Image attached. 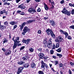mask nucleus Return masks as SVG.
I'll list each match as a JSON object with an SVG mask.
<instances>
[{
  "instance_id": "nucleus-58",
  "label": "nucleus",
  "mask_w": 74,
  "mask_h": 74,
  "mask_svg": "<svg viewBox=\"0 0 74 74\" xmlns=\"http://www.w3.org/2000/svg\"><path fill=\"white\" fill-rule=\"evenodd\" d=\"M47 58H48L46 57V56H45L43 57V59H44L46 60V59H47Z\"/></svg>"
},
{
  "instance_id": "nucleus-14",
  "label": "nucleus",
  "mask_w": 74,
  "mask_h": 74,
  "mask_svg": "<svg viewBox=\"0 0 74 74\" xmlns=\"http://www.w3.org/2000/svg\"><path fill=\"white\" fill-rule=\"evenodd\" d=\"M25 7H25V6L24 4L23 3H22V4L19 5L18 7V8H21V10H23V9H25Z\"/></svg>"
},
{
  "instance_id": "nucleus-29",
  "label": "nucleus",
  "mask_w": 74,
  "mask_h": 74,
  "mask_svg": "<svg viewBox=\"0 0 74 74\" xmlns=\"http://www.w3.org/2000/svg\"><path fill=\"white\" fill-rule=\"evenodd\" d=\"M38 73L39 74H44V73L43 71H38Z\"/></svg>"
},
{
  "instance_id": "nucleus-20",
  "label": "nucleus",
  "mask_w": 74,
  "mask_h": 74,
  "mask_svg": "<svg viewBox=\"0 0 74 74\" xmlns=\"http://www.w3.org/2000/svg\"><path fill=\"white\" fill-rule=\"evenodd\" d=\"M25 63V61H20L18 62L17 63L18 64H19L20 65H22L24 64Z\"/></svg>"
},
{
  "instance_id": "nucleus-5",
  "label": "nucleus",
  "mask_w": 74,
  "mask_h": 74,
  "mask_svg": "<svg viewBox=\"0 0 74 74\" xmlns=\"http://www.w3.org/2000/svg\"><path fill=\"white\" fill-rule=\"evenodd\" d=\"M61 12L62 14H64L65 15H66L68 16H70L71 15V12L67 10L65 7L64 8L63 10Z\"/></svg>"
},
{
  "instance_id": "nucleus-26",
  "label": "nucleus",
  "mask_w": 74,
  "mask_h": 74,
  "mask_svg": "<svg viewBox=\"0 0 74 74\" xmlns=\"http://www.w3.org/2000/svg\"><path fill=\"white\" fill-rule=\"evenodd\" d=\"M10 24L12 25H15V24H16V23H15V22L14 21L11 22L10 23Z\"/></svg>"
},
{
  "instance_id": "nucleus-50",
  "label": "nucleus",
  "mask_w": 74,
  "mask_h": 74,
  "mask_svg": "<svg viewBox=\"0 0 74 74\" xmlns=\"http://www.w3.org/2000/svg\"><path fill=\"white\" fill-rule=\"evenodd\" d=\"M51 3L52 5H55L54 2L53 1L52 2H51Z\"/></svg>"
},
{
  "instance_id": "nucleus-59",
  "label": "nucleus",
  "mask_w": 74,
  "mask_h": 74,
  "mask_svg": "<svg viewBox=\"0 0 74 74\" xmlns=\"http://www.w3.org/2000/svg\"><path fill=\"white\" fill-rule=\"evenodd\" d=\"M51 69L52 70H53V72H55V70H54V69H53V68H51Z\"/></svg>"
},
{
  "instance_id": "nucleus-60",
  "label": "nucleus",
  "mask_w": 74,
  "mask_h": 74,
  "mask_svg": "<svg viewBox=\"0 0 74 74\" xmlns=\"http://www.w3.org/2000/svg\"><path fill=\"white\" fill-rule=\"evenodd\" d=\"M46 51H47V52H48V53H49V50H48V49H46Z\"/></svg>"
},
{
  "instance_id": "nucleus-1",
  "label": "nucleus",
  "mask_w": 74,
  "mask_h": 74,
  "mask_svg": "<svg viewBox=\"0 0 74 74\" xmlns=\"http://www.w3.org/2000/svg\"><path fill=\"white\" fill-rule=\"evenodd\" d=\"M19 36L15 37V36H14L13 37L12 39V40L14 41V44L13 46V50L15 49L16 48V47L18 46V44L20 42V41H19Z\"/></svg>"
},
{
  "instance_id": "nucleus-55",
  "label": "nucleus",
  "mask_w": 74,
  "mask_h": 74,
  "mask_svg": "<svg viewBox=\"0 0 74 74\" xmlns=\"http://www.w3.org/2000/svg\"><path fill=\"white\" fill-rule=\"evenodd\" d=\"M52 58H53V59H56V57L55 56H53Z\"/></svg>"
},
{
  "instance_id": "nucleus-64",
  "label": "nucleus",
  "mask_w": 74,
  "mask_h": 74,
  "mask_svg": "<svg viewBox=\"0 0 74 74\" xmlns=\"http://www.w3.org/2000/svg\"><path fill=\"white\" fill-rule=\"evenodd\" d=\"M60 73L61 74H63V72H62L61 71H60Z\"/></svg>"
},
{
  "instance_id": "nucleus-54",
  "label": "nucleus",
  "mask_w": 74,
  "mask_h": 74,
  "mask_svg": "<svg viewBox=\"0 0 74 74\" xmlns=\"http://www.w3.org/2000/svg\"><path fill=\"white\" fill-rule=\"evenodd\" d=\"M20 1H21V0H16V3H19V2Z\"/></svg>"
},
{
  "instance_id": "nucleus-52",
  "label": "nucleus",
  "mask_w": 74,
  "mask_h": 74,
  "mask_svg": "<svg viewBox=\"0 0 74 74\" xmlns=\"http://www.w3.org/2000/svg\"><path fill=\"white\" fill-rule=\"evenodd\" d=\"M36 2H40L41 0H34Z\"/></svg>"
},
{
  "instance_id": "nucleus-11",
  "label": "nucleus",
  "mask_w": 74,
  "mask_h": 74,
  "mask_svg": "<svg viewBox=\"0 0 74 74\" xmlns=\"http://www.w3.org/2000/svg\"><path fill=\"white\" fill-rule=\"evenodd\" d=\"M28 11L29 13H31L32 12H33V13H35L36 12V10L34 9L33 7H31L29 8L28 10Z\"/></svg>"
},
{
  "instance_id": "nucleus-32",
  "label": "nucleus",
  "mask_w": 74,
  "mask_h": 74,
  "mask_svg": "<svg viewBox=\"0 0 74 74\" xmlns=\"http://www.w3.org/2000/svg\"><path fill=\"white\" fill-rule=\"evenodd\" d=\"M50 54H51V55H52L53 54V53H54V51L53 50H51L50 51Z\"/></svg>"
},
{
  "instance_id": "nucleus-51",
  "label": "nucleus",
  "mask_w": 74,
  "mask_h": 74,
  "mask_svg": "<svg viewBox=\"0 0 74 74\" xmlns=\"http://www.w3.org/2000/svg\"><path fill=\"white\" fill-rule=\"evenodd\" d=\"M73 4H72V3H69V6H70L71 7H73Z\"/></svg>"
},
{
  "instance_id": "nucleus-8",
  "label": "nucleus",
  "mask_w": 74,
  "mask_h": 74,
  "mask_svg": "<svg viewBox=\"0 0 74 74\" xmlns=\"http://www.w3.org/2000/svg\"><path fill=\"white\" fill-rule=\"evenodd\" d=\"M30 29L29 28H28V27L27 26H25L23 29V31L22 32V34L25 36L27 32H30Z\"/></svg>"
},
{
  "instance_id": "nucleus-36",
  "label": "nucleus",
  "mask_w": 74,
  "mask_h": 74,
  "mask_svg": "<svg viewBox=\"0 0 74 74\" xmlns=\"http://www.w3.org/2000/svg\"><path fill=\"white\" fill-rule=\"evenodd\" d=\"M25 48V46H22V47L20 49V51H21V50H23Z\"/></svg>"
},
{
  "instance_id": "nucleus-27",
  "label": "nucleus",
  "mask_w": 74,
  "mask_h": 74,
  "mask_svg": "<svg viewBox=\"0 0 74 74\" xmlns=\"http://www.w3.org/2000/svg\"><path fill=\"white\" fill-rule=\"evenodd\" d=\"M60 47V45H59V43H57L56 45V48H58L59 47Z\"/></svg>"
},
{
  "instance_id": "nucleus-49",
  "label": "nucleus",
  "mask_w": 74,
  "mask_h": 74,
  "mask_svg": "<svg viewBox=\"0 0 74 74\" xmlns=\"http://www.w3.org/2000/svg\"><path fill=\"white\" fill-rule=\"evenodd\" d=\"M4 5H10V3H4Z\"/></svg>"
},
{
  "instance_id": "nucleus-30",
  "label": "nucleus",
  "mask_w": 74,
  "mask_h": 74,
  "mask_svg": "<svg viewBox=\"0 0 74 74\" xmlns=\"http://www.w3.org/2000/svg\"><path fill=\"white\" fill-rule=\"evenodd\" d=\"M5 12V10L3 9L2 11H1V14H3Z\"/></svg>"
},
{
  "instance_id": "nucleus-25",
  "label": "nucleus",
  "mask_w": 74,
  "mask_h": 74,
  "mask_svg": "<svg viewBox=\"0 0 74 74\" xmlns=\"http://www.w3.org/2000/svg\"><path fill=\"white\" fill-rule=\"evenodd\" d=\"M29 50L30 52H33V51H34V49L32 47H31L29 49Z\"/></svg>"
},
{
  "instance_id": "nucleus-18",
  "label": "nucleus",
  "mask_w": 74,
  "mask_h": 74,
  "mask_svg": "<svg viewBox=\"0 0 74 74\" xmlns=\"http://www.w3.org/2000/svg\"><path fill=\"white\" fill-rule=\"evenodd\" d=\"M23 67L25 68H28L29 67V63H25L23 65Z\"/></svg>"
},
{
  "instance_id": "nucleus-35",
  "label": "nucleus",
  "mask_w": 74,
  "mask_h": 74,
  "mask_svg": "<svg viewBox=\"0 0 74 74\" xmlns=\"http://www.w3.org/2000/svg\"><path fill=\"white\" fill-rule=\"evenodd\" d=\"M67 37V38L69 40H72V38H71V36H69V35H68Z\"/></svg>"
},
{
  "instance_id": "nucleus-12",
  "label": "nucleus",
  "mask_w": 74,
  "mask_h": 74,
  "mask_svg": "<svg viewBox=\"0 0 74 74\" xmlns=\"http://www.w3.org/2000/svg\"><path fill=\"white\" fill-rule=\"evenodd\" d=\"M23 70V66L20 67L18 68V70L17 72V74H19L21 73H22V71Z\"/></svg>"
},
{
  "instance_id": "nucleus-34",
  "label": "nucleus",
  "mask_w": 74,
  "mask_h": 74,
  "mask_svg": "<svg viewBox=\"0 0 74 74\" xmlns=\"http://www.w3.org/2000/svg\"><path fill=\"white\" fill-rule=\"evenodd\" d=\"M7 41V39L5 38L3 39V44H4V43H5Z\"/></svg>"
},
{
  "instance_id": "nucleus-42",
  "label": "nucleus",
  "mask_w": 74,
  "mask_h": 74,
  "mask_svg": "<svg viewBox=\"0 0 74 74\" xmlns=\"http://www.w3.org/2000/svg\"><path fill=\"white\" fill-rule=\"evenodd\" d=\"M38 34H41V31L40 30H38Z\"/></svg>"
},
{
  "instance_id": "nucleus-28",
  "label": "nucleus",
  "mask_w": 74,
  "mask_h": 74,
  "mask_svg": "<svg viewBox=\"0 0 74 74\" xmlns=\"http://www.w3.org/2000/svg\"><path fill=\"white\" fill-rule=\"evenodd\" d=\"M29 23H32V22H36V20H29Z\"/></svg>"
},
{
  "instance_id": "nucleus-23",
  "label": "nucleus",
  "mask_w": 74,
  "mask_h": 74,
  "mask_svg": "<svg viewBox=\"0 0 74 74\" xmlns=\"http://www.w3.org/2000/svg\"><path fill=\"white\" fill-rule=\"evenodd\" d=\"M56 51L58 52H61L62 51V48L60 47H59L58 49L56 50Z\"/></svg>"
},
{
  "instance_id": "nucleus-40",
  "label": "nucleus",
  "mask_w": 74,
  "mask_h": 74,
  "mask_svg": "<svg viewBox=\"0 0 74 74\" xmlns=\"http://www.w3.org/2000/svg\"><path fill=\"white\" fill-rule=\"evenodd\" d=\"M3 2H4L5 3H7V1H10V0H2Z\"/></svg>"
},
{
  "instance_id": "nucleus-44",
  "label": "nucleus",
  "mask_w": 74,
  "mask_h": 74,
  "mask_svg": "<svg viewBox=\"0 0 74 74\" xmlns=\"http://www.w3.org/2000/svg\"><path fill=\"white\" fill-rule=\"evenodd\" d=\"M60 3L61 4H63V3H64V0H62L60 1Z\"/></svg>"
},
{
  "instance_id": "nucleus-53",
  "label": "nucleus",
  "mask_w": 74,
  "mask_h": 74,
  "mask_svg": "<svg viewBox=\"0 0 74 74\" xmlns=\"http://www.w3.org/2000/svg\"><path fill=\"white\" fill-rule=\"evenodd\" d=\"M21 45H22L21 43H18V44L17 46H18V47H20V46H21Z\"/></svg>"
},
{
  "instance_id": "nucleus-2",
  "label": "nucleus",
  "mask_w": 74,
  "mask_h": 74,
  "mask_svg": "<svg viewBox=\"0 0 74 74\" xmlns=\"http://www.w3.org/2000/svg\"><path fill=\"white\" fill-rule=\"evenodd\" d=\"M52 38H50L49 40L48 43V42L46 40H44L43 41V44L44 45V47L47 48V45L49 48H51L52 46Z\"/></svg>"
},
{
  "instance_id": "nucleus-43",
  "label": "nucleus",
  "mask_w": 74,
  "mask_h": 74,
  "mask_svg": "<svg viewBox=\"0 0 74 74\" xmlns=\"http://www.w3.org/2000/svg\"><path fill=\"white\" fill-rule=\"evenodd\" d=\"M52 49H55V45L54 44H53Z\"/></svg>"
},
{
  "instance_id": "nucleus-3",
  "label": "nucleus",
  "mask_w": 74,
  "mask_h": 74,
  "mask_svg": "<svg viewBox=\"0 0 74 74\" xmlns=\"http://www.w3.org/2000/svg\"><path fill=\"white\" fill-rule=\"evenodd\" d=\"M45 32L48 36H50V35L53 38H54V39L56 37L55 34L53 33V30L52 29H50L49 28H48L46 30Z\"/></svg>"
},
{
  "instance_id": "nucleus-56",
  "label": "nucleus",
  "mask_w": 74,
  "mask_h": 74,
  "mask_svg": "<svg viewBox=\"0 0 74 74\" xmlns=\"http://www.w3.org/2000/svg\"><path fill=\"white\" fill-rule=\"evenodd\" d=\"M60 25L61 26H63V23L62 22H60Z\"/></svg>"
},
{
  "instance_id": "nucleus-57",
  "label": "nucleus",
  "mask_w": 74,
  "mask_h": 74,
  "mask_svg": "<svg viewBox=\"0 0 74 74\" xmlns=\"http://www.w3.org/2000/svg\"><path fill=\"white\" fill-rule=\"evenodd\" d=\"M2 50L3 51V52H5V51H6V50L5 48H3Z\"/></svg>"
},
{
  "instance_id": "nucleus-21",
  "label": "nucleus",
  "mask_w": 74,
  "mask_h": 74,
  "mask_svg": "<svg viewBox=\"0 0 74 74\" xmlns=\"http://www.w3.org/2000/svg\"><path fill=\"white\" fill-rule=\"evenodd\" d=\"M44 7L45 10H46V11H48V8H48V6L46 4H45V3H44Z\"/></svg>"
},
{
  "instance_id": "nucleus-37",
  "label": "nucleus",
  "mask_w": 74,
  "mask_h": 74,
  "mask_svg": "<svg viewBox=\"0 0 74 74\" xmlns=\"http://www.w3.org/2000/svg\"><path fill=\"white\" fill-rule=\"evenodd\" d=\"M55 65L56 66L57 64H59V63L58 62V60H56L55 62Z\"/></svg>"
},
{
  "instance_id": "nucleus-24",
  "label": "nucleus",
  "mask_w": 74,
  "mask_h": 74,
  "mask_svg": "<svg viewBox=\"0 0 74 74\" xmlns=\"http://www.w3.org/2000/svg\"><path fill=\"white\" fill-rule=\"evenodd\" d=\"M57 56H59V58H62V57L63 56V55H62V54H61L59 53L57 54Z\"/></svg>"
},
{
  "instance_id": "nucleus-16",
  "label": "nucleus",
  "mask_w": 74,
  "mask_h": 74,
  "mask_svg": "<svg viewBox=\"0 0 74 74\" xmlns=\"http://www.w3.org/2000/svg\"><path fill=\"white\" fill-rule=\"evenodd\" d=\"M50 23L51 24V26H55L56 25V23H55V22L53 20H50Z\"/></svg>"
},
{
  "instance_id": "nucleus-4",
  "label": "nucleus",
  "mask_w": 74,
  "mask_h": 74,
  "mask_svg": "<svg viewBox=\"0 0 74 74\" xmlns=\"http://www.w3.org/2000/svg\"><path fill=\"white\" fill-rule=\"evenodd\" d=\"M45 67L47 70L49 69L48 65L47 64L45 63L44 61H42L41 62V69H43V71H44V70H45Z\"/></svg>"
},
{
  "instance_id": "nucleus-6",
  "label": "nucleus",
  "mask_w": 74,
  "mask_h": 74,
  "mask_svg": "<svg viewBox=\"0 0 74 74\" xmlns=\"http://www.w3.org/2000/svg\"><path fill=\"white\" fill-rule=\"evenodd\" d=\"M64 41L63 38L62 36H58L56 37L55 40V41L56 42H58L59 44H60V42L62 41L63 42Z\"/></svg>"
},
{
  "instance_id": "nucleus-33",
  "label": "nucleus",
  "mask_w": 74,
  "mask_h": 74,
  "mask_svg": "<svg viewBox=\"0 0 74 74\" xmlns=\"http://www.w3.org/2000/svg\"><path fill=\"white\" fill-rule=\"evenodd\" d=\"M71 14L72 15L74 14V9H72V11H71Z\"/></svg>"
},
{
  "instance_id": "nucleus-17",
  "label": "nucleus",
  "mask_w": 74,
  "mask_h": 74,
  "mask_svg": "<svg viewBox=\"0 0 74 74\" xmlns=\"http://www.w3.org/2000/svg\"><path fill=\"white\" fill-rule=\"evenodd\" d=\"M16 12L17 14H19L21 15H25V13L21 10H18Z\"/></svg>"
},
{
  "instance_id": "nucleus-9",
  "label": "nucleus",
  "mask_w": 74,
  "mask_h": 74,
  "mask_svg": "<svg viewBox=\"0 0 74 74\" xmlns=\"http://www.w3.org/2000/svg\"><path fill=\"white\" fill-rule=\"evenodd\" d=\"M30 58V57L29 56L28 54H26L24 57L22 58V59L23 61H27L29 60Z\"/></svg>"
},
{
  "instance_id": "nucleus-38",
  "label": "nucleus",
  "mask_w": 74,
  "mask_h": 74,
  "mask_svg": "<svg viewBox=\"0 0 74 74\" xmlns=\"http://www.w3.org/2000/svg\"><path fill=\"white\" fill-rule=\"evenodd\" d=\"M63 67V64L61 63H60L59 67Z\"/></svg>"
},
{
  "instance_id": "nucleus-10",
  "label": "nucleus",
  "mask_w": 74,
  "mask_h": 74,
  "mask_svg": "<svg viewBox=\"0 0 74 74\" xmlns=\"http://www.w3.org/2000/svg\"><path fill=\"white\" fill-rule=\"evenodd\" d=\"M60 32L61 34H64L65 36V38H66L68 36V35H69V34L67 32H65L62 29H60Z\"/></svg>"
},
{
  "instance_id": "nucleus-31",
  "label": "nucleus",
  "mask_w": 74,
  "mask_h": 74,
  "mask_svg": "<svg viewBox=\"0 0 74 74\" xmlns=\"http://www.w3.org/2000/svg\"><path fill=\"white\" fill-rule=\"evenodd\" d=\"M17 27V24L13 26V28L12 29V30H15V29H16V28Z\"/></svg>"
},
{
  "instance_id": "nucleus-63",
  "label": "nucleus",
  "mask_w": 74,
  "mask_h": 74,
  "mask_svg": "<svg viewBox=\"0 0 74 74\" xmlns=\"http://www.w3.org/2000/svg\"><path fill=\"white\" fill-rule=\"evenodd\" d=\"M5 54H6V55H9V52L6 53Z\"/></svg>"
},
{
  "instance_id": "nucleus-13",
  "label": "nucleus",
  "mask_w": 74,
  "mask_h": 74,
  "mask_svg": "<svg viewBox=\"0 0 74 74\" xmlns=\"http://www.w3.org/2000/svg\"><path fill=\"white\" fill-rule=\"evenodd\" d=\"M31 40L30 39H27V40H22V42H23V43H25L26 44H29V42Z\"/></svg>"
},
{
  "instance_id": "nucleus-7",
  "label": "nucleus",
  "mask_w": 74,
  "mask_h": 74,
  "mask_svg": "<svg viewBox=\"0 0 74 74\" xmlns=\"http://www.w3.org/2000/svg\"><path fill=\"white\" fill-rule=\"evenodd\" d=\"M26 24H27V25H28V24H30L29 21H28L26 22H24L21 24V25H19V27H20L19 29L20 31H22V29H23V27H24V26H25V25H26Z\"/></svg>"
},
{
  "instance_id": "nucleus-41",
  "label": "nucleus",
  "mask_w": 74,
  "mask_h": 74,
  "mask_svg": "<svg viewBox=\"0 0 74 74\" xmlns=\"http://www.w3.org/2000/svg\"><path fill=\"white\" fill-rule=\"evenodd\" d=\"M37 12H41V9L40 8H38L37 10Z\"/></svg>"
},
{
  "instance_id": "nucleus-61",
  "label": "nucleus",
  "mask_w": 74,
  "mask_h": 74,
  "mask_svg": "<svg viewBox=\"0 0 74 74\" xmlns=\"http://www.w3.org/2000/svg\"><path fill=\"white\" fill-rule=\"evenodd\" d=\"M49 66H50V67H51V68H52V64H49Z\"/></svg>"
},
{
  "instance_id": "nucleus-62",
  "label": "nucleus",
  "mask_w": 74,
  "mask_h": 74,
  "mask_svg": "<svg viewBox=\"0 0 74 74\" xmlns=\"http://www.w3.org/2000/svg\"><path fill=\"white\" fill-rule=\"evenodd\" d=\"M27 2V3H29V2H30V1H29V0H26Z\"/></svg>"
},
{
  "instance_id": "nucleus-22",
  "label": "nucleus",
  "mask_w": 74,
  "mask_h": 74,
  "mask_svg": "<svg viewBox=\"0 0 74 74\" xmlns=\"http://www.w3.org/2000/svg\"><path fill=\"white\" fill-rule=\"evenodd\" d=\"M5 27L4 25H0V30H3V29H4Z\"/></svg>"
},
{
  "instance_id": "nucleus-39",
  "label": "nucleus",
  "mask_w": 74,
  "mask_h": 74,
  "mask_svg": "<svg viewBox=\"0 0 74 74\" xmlns=\"http://www.w3.org/2000/svg\"><path fill=\"white\" fill-rule=\"evenodd\" d=\"M71 29H74V25H73L69 27Z\"/></svg>"
},
{
  "instance_id": "nucleus-47",
  "label": "nucleus",
  "mask_w": 74,
  "mask_h": 74,
  "mask_svg": "<svg viewBox=\"0 0 74 74\" xmlns=\"http://www.w3.org/2000/svg\"><path fill=\"white\" fill-rule=\"evenodd\" d=\"M70 63L71 65V66H74V64L72 62H70Z\"/></svg>"
},
{
  "instance_id": "nucleus-46",
  "label": "nucleus",
  "mask_w": 74,
  "mask_h": 74,
  "mask_svg": "<svg viewBox=\"0 0 74 74\" xmlns=\"http://www.w3.org/2000/svg\"><path fill=\"white\" fill-rule=\"evenodd\" d=\"M55 8V7H54V6L52 5V6L50 8V9H54Z\"/></svg>"
},
{
  "instance_id": "nucleus-19",
  "label": "nucleus",
  "mask_w": 74,
  "mask_h": 74,
  "mask_svg": "<svg viewBox=\"0 0 74 74\" xmlns=\"http://www.w3.org/2000/svg\"><path fill=\"white\" fill-rule=\"evenodd\" d=\"M36 64H35V63H34V60H33L32 62L31 63V67L32 68H34V67H36Z\"/></svg>"
},
{
  "instance_id": "nucleus-48",
  "label": "nucleus",
  "mask_w": 74,
  "mask_h": 74,
  "mask_svg": "<svg viewBox=\"0 0 74 74\" xmlns=\"http://www.w3.org/2000/svg\"><path fill=\"white\" fill-rule=\"evenodd\" d=\"M4 25H8V22H4Z\"/></svg>"
},
{
  "instance_id": "nucleus-45",
  "label": "nucleus",
  "mask_w": 74,
  "mask_h": 74,
  "mask_svg": "<svg viewBox=\"0 0 74 74\" xmlns=\"http://www.w3.org/2000/svg\"><path fill=\"white\" fill-rule=\"evenodd\" d=\"M38 51H40V52H41V51H42V48H40L39 49H38Z\"/></svg>"
},
{
  "instance_id": "nucleus-15",
  "label": "nucleus",
  "mask_w": 74,
  "mask_h": 74,
  "mask_svg": "<svg viewBox=\"0 0 74 74\" xmlns=\"http://www.w3.org/2000/svg\"><path fill=\"white\" fill-rule=\"evenodd\" d=\"M38 56L40 59H43V58L44 57V54L40 52V53L38 54Z\"/></svg>"
}]
</instances>
